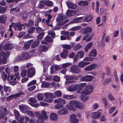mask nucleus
<instances>
[{"label": "nucleus", "instance_id": "nucleus-1", "mask_svg": "<svg viewBox=\"0 0 123 123\" xmlns=\"http://www.w3.org/2000/svg\"><path fill=\"white\" fill-rule=\"evenodd\" d=\"M9 31L17 30L18 29L19 30H21L22 29V26L19 22H18L15 24L12 23V24L9 25Z\"/></svg>", "mask_w": 123, "mask_h": 123}, {"label": "nucleus", "instance_id": "nucleus-2", "mask_svg": "<svg viewBox=\"0 0 123 123\" xmlns=\"http://www.w3.org/2000/svg\"><path fill=\"white\" fill-rule=\"evenodd\" d=\"M46 112L44 110L42 111L40 116L39 117V120H37V123H42L44 121L48 118V116L46 115Z\"/></svg>", "mask_w": 123, "mask_h": 123}, {"label": "nucleus", "instance_id": "nucleus-3", "mask_svg": "<svg viewBox=\"0 0 123 123\" xmlns=\"http://www.w3.org/2000/svg\"><path fill=\"white\" fill-rule=\"evenodd\" d=\"M44 95L45 98L43 101L47 102L50 103L53 101V98H55L54 94L49 92H46L45 93Z\"/></svg>", "mask_w": 123, "mask_h": 123}, {"label": "nucleus", "instance_id": "nucleus-4", "mask_svg": "<svg viewBox=\"0 0 123 123\" xmlns=\"http://www.w3.org/2000/svg\"><path fill=\"white\" fill-rule=\"evenodd\" d=\"M93 90V87L92 85H88L82 92V94L88 95L91 93Z\"/></svg>", "mask_w": 123, "mask_h": 123}, {"label": "nucleus", "instance_id": "nucleus-5", "mask_svg": "<svg viewBox=\"0 0 123 123\" xmlns=\"http://www.w3.org/2000/svg\"><path fill=\"white\" fill-rule=\"evenodd\" d=\"M77 101L76 100H71L69 102L68 109L69 110L75 111L76 109L74 107H76Z\"/></svg>", "mask_w": 123, "mask_h": 123}, {"label": "nucleus", "instance_id": "nucleus-6", "mask_svg": "<svg viewBox=\"0 0 123 123\" xmlns=\"http://www.w3.org/2000/svg\"><path fill=\"white\" fill-rule=\"evenodd\" d=\"M71 72L73 73L78 74L80 71V69L76 65H74L70 68Z\"/></svg>", "mask_w": 123, "mask_h": 123}, {"label": "nucleus", "instance_id": "nucleus-7", "mask_svg": "<svg viewBox=\"0 0 123 123\" xmlns=\"http://www.w3.org/2000/svg\"><path fill=\"white\" fill-rule=\"evenodd\" d=\"M35 74V68H30L27 70V76L29 77L33 76Z\"/></svg>", "mask_w": 123, "mask_h": 123}, {"label": "nucleus", "instance_id": "nucleus-8", "mask_svg": "<svg viewBox=\"0 0 123 123\" xmlns=\"http://www.w3.org/2000/svg\"><path fill=\"white\" fill-rule=\"evenodd\" d=\"M61 34L63 35L66 36L67 37L63 36H62L60 37L61 40H65L67 38L68 39H69L70 38V36L68 35L69 32L68 31H61Z\"/></svg>", "mask_w": 123, "mask_h": 123}, {"label": "nucleus", "instance_id": "nucleus-9", "mask_svg": "<svg viewBox=\"0 0 123 123\" xmlns=\"http://www.w3.org/2000/svg\"><path fill=\"white\" fill-rule=\"evenodd\" d=\"M66 4L68 8L72 9H75L77 6L76 4L69 1H66Z\"/></svg>", "mask_w": 123, "mask_h": 123}, {"label": "nucleus", "instance_id": "nucleus-10", "mask_svg": "<svg viewBox=\"0 0 123 123\" xmlns=\"http://www.w3.org/2000/svg\"><path fill=\"white\" fill-rule=\"evenodd\" d=\"M70 121L71 123H77L78 120L77 118L76 115L74 114H71L70 116Z\"/></svg>", "mask_w": 123, "mask_h": 123}, {"label": "nucleus", "instance_id": "nucleus-11", "mask_svg": "<svg viewBox=\"0 0 123 123\" xmlns=\"http://www.w3.org/2000/svg\"><path fill=\"white\" fill-rule=\"evenodd\" d=\"M93 78L91 75H88L82 77L81 80L82 81H90L92 80Z\"/></svg>", "mask_w": 123, "mask_h": 123}, {"label": "nucleus", "instance_id": "nucleus-12", "mask_svg": "<svg viewBox=\"0 0 123 123\" xmlns=\"http://www.w3.org/2000/svg\"><path fill=\"white\" fill-rule=\"evenodd\" d=\"M33 41V40H32L28 41L27 42L25 43L24 44L23 48V49L25 50L28 49Z\"/></svg>", "mask_w": 123, "mask_h": 123}, {"label": "nucleus", "instance_id": "nucleus-13", "mask_svg": "<svg viewBox=\"0 0 123 123\" xmlns=\"http://www.w3.org/2000/svg\"><path fill=\"white\" fill-rule=\"evenodd\" d=\"M14 47V45L11 43H7L3 47V49L5 50L12 49Z\"/></svg>", "mask_w": 123, "mask_h": 123}, {"label": "nucleus", "instance_id": "nucleus-14", "mask_svg": "<svg viewBox=\"0 0 123 123\" xmlns=\"http://www.w3.org/2000/svg\"><path fill=\"white\" fill-rule=\"evenodd\" d=\"M68 50L66 49H63L60 54L62 58L66 59L68 56Z\"/></svg>", "mask_w": 123, "mask_h": 123}, {"label": "nucleus", "instance_id": "nucleus-15", "mask_svg": "<svg viewBox=\"0 0 123 123\" xmlns=\"http://www.w3.org/2000/svg\"><path fill=\"white\" fill-rule=\"evenodd\" d=\"M79 86V85H72L69 87L68 89V90L70 92H73L75 91L77 89V87Z\"/></svg>", "mask_w": 123, "mask_h": 123}, {"label": "nucleus", "instance_id": "nucleus-16", "mask_svg": "<svg viewBox=\"0 0 123 123\" xmlns=\"http://www.w3.org/2000/svg\"><path fill=\"white\" fill-rule=\"evenodd\" d=\"M97 67V65L96 64H91L84 68L85 70L87 71L92 70L96 68Z\"/></svg>", "mask_w": 123, "mask_h": 123}, {"label": "nucleus", "instance_id": "nucleus-17", "mask_svg": "<svg viewBox=\"0 0 123 123\" xmlns=\"http://www.w3.org/2000/svg\"><path fill=\"white\" fill-rule=\"evenodd\" d=\"M10 52H7L5 53L4 52L2 51L0 53V64L3 62L1 58L2 56L5 55L7 56L9 55H10Z\"/></svg>", "mask_w": 123, "mask_h": 123}, {"label": "nucleus", "instance_id": "nucleus-18", "mask_svg": "<svg viewBox=\"0 0 123 123\" xmlns=\"http://www.w3.org/2000/svg\"><path fill=\"white\" fill-rule=\"evenodd\" d=\"M48 49V48L45 45H40L38 47V50L41 52H43L45 50L46 51Z\"/></svg>", "mask_w": 123, "mask_h": 123}, {"label": "nucleus", "instance_id": "nucleus-19", "mask_svg": "<svg viewBox=\"0 0 123 123\" xmlns=\"http://www.w3.org/2000/svg\"><path fill=\"white\" fill-rule=\"evenodd\" d=\"M40 43L38 39L35 40L33 42L31 46L32 48H34L37 47Z\"/></svg>", "mask_w": 123, "mask_h": 123}, {"label": "nucleus", "instance_id": "nucleus-20", "mask_svg": "<svg viewBox=\"0 0 123 123\" xmlns=\"http://www.w3.org/2000/svg\"><path fill=\"white\" fill-rule=\"evenodd\" d=\"M21 57L22 58V59H28L29 58V55L28 53L26 52H23L21 55Z\"/></svg>", "mask_w": 123, "mask_h": 123}, {"label": "nucleus", "instance_id": "nucleus-21", "mask_svg": "<svg viewBox=\"0 0 123 123\" xmlns=\"http://www.w3.org/2000/svg\"><path fill=\"white\" fill-rule=\"evenodd\" d=\"M90 64L89 62H83L81 61L78 63V66L80 68H83L86 65Z\"/></svg>", "mask_w": 123, "mask_h": 123}, {"label": "nucleus", "instance_id": "nucleus-22", "mask_svg": "<svg viewBox=\"0 0 123 123\" xmlns=\"http://www.w3.org/2000/svg\"><path fill=\"white\" fill-rule=\"evenodd\" d=\"M83 19V17H81L79 18H74L73 20L71 22V23H77L80 22L81 20Z\"/></svg>", "mask_w": 123, "mask_h": 123}, {"label": "nucleus", "instance_id": "nucleus-23", "mask_svg": "<svg viewBox=\"0 0 123 123\" xmlns=\"http://www.w3.org/2000/svg\"><path fill=\"white\" fill-rule=\"evenodd\" d=\"M7 17L5 15L0 16V23H4L6 22L7 19Z\"/></svg>", "mask_w": 123, "mask_h": 123}, {"label": "nucleus", "instance_id": "nucleus-24", "mask_svg": "<svg viewBox=\"0 0 123 123\" xmlns=\"http://www.w3.org/2000/svg\"><path fill=\"white\" fill-rule=\"evenodd\" d=\"M54 102L55 103H60L63 104H65L66 103L64 100L60 98L55 100Z\"/></svg>", "mask_w": 123, "mask_h": 123}, {"label": "nucleus", "instance_id": "nucleus-25", "mask_svg": "<svg viewBox=\"0 0 123 123\" xmlns=\"http://www.w3.org/2000/svg\"><path fill=\"white\" fill-rule=\"evenodd\" d=\"M101 113L95 112L92 113V117L93 118H98L101 116Z\"/></svg>", "mask_w": 123, "mask_h": 123}, {"label": "nucleus", "instance_id": "nucleus-26", "mask_svg": "<svg viewBox=\"0 0 123 123\" xmlns=\"http://www.w3.org/2000/svg\"><path fill=\"white\" fill-rule=\"evenodd\" d=\"M84 107V105L81 103L77 101L76 107L80 109H82Z\"/></svg>", "mask_w": 123, "mask_h": 123}, {"label": "nucleus", "instance_id": "nucleus-27", "mask_svg": "<svg viewBox=\"0 0 123 123\" xmlns=\"http://www.w3.org/2000/svg\"><path fill=\"white\" fill-rule=\"evenodd\" d=\"M76 12L75 11H71L68 10L66 12V14L67 16L69 17L73 16L74 15V13Z\"/></svg>", "mask_w": 123, "mask_h": 123}, {"label": "nucleus", "instance_id": "nucleus-28", "mask_svg": "<svg viewBox=\"0 0 123 123\" xmlns=\"http://www.w3.org/2000/svg\"><path fill=\"white\" fill-rule=\"evenodd\" d=\"M90 31H82V34H85V36L83 38V40H85L86 38L90 35Z\"/></svg>", "mask_w": 123, "mask_h": 123}, {"label": "nucleus", "instance_id": "nucleus-29", "mask_svg": "<svg viewBox=\"0 0 123 123\" xmlns=\"http://www.w3.org/2000/svg\"><path fill=\"white\" fill-rule=\"evenodd\" d=\"M67 109L66 108H64L63 110L59 111L58 112V113L59 115L64 114L67 113Z\"/></svg>", "mask_w": 123, "mask_h": 123}, {"label": "nucleus", "instance_id": "nucleus-30", "mask_svg": "<svg viewBox=\"0 0 123 123\" xmlns=\"http://www.w3.org/2000/svg\"><path fill=\"white\" fill-rule=\"evenodd\" d=\"M50 118L53 120H55L57 119V115L55 113H52L50 114Z\"/></svg>", "mask_w": 123, "mask_h": 123}, {"label": "nucleus", "instance_id": "nucleus-31", "mask_svg": "<svg viewBox=\"0 0 123 123\" xmlns=\"http://www.w3.org/2000/svg\"><path fill=\"white\" fill-rule=\"evenodd\" d=\"M78 4L79 5L82 6H86L89 4V3L87 1H82L79 2Z\"/></svg>", "mask_w": 123, "mask_h": 123}, {"label": "nucleus", "instance_id": "nucleus-32", "mask_svg": "<svg viewBox=\"0 0 123 123\" xmlns=\"http://www.w3.org/2000/svg\"><path fill=\"white\" fill-rule=\"evenodd\" d=\"M93 43L90 42L89 43L85 48V52H87L88 50L90 49L92 46Z\"/></svg>", "mask_w": 123, "mask_h": 123}, {"label": "nucleus", "instance_id": "nucleus-33", "mask_svg": "<svg viewBox=\"0 0 123 123\" xmlns=\"http://www.w3.org/2000/svg\"><path fill=\"white\" fill-rule=\"evenodd\" d=\"M50 85V84L49 83L43 81L42 83L41 87L43 88H47Z\"/></svg>", "mask_w": 123, "mask_h": 123}, {"label": "nucleus", "instance_id": "nucleus-34", "mask_svg": "<svg viewBox=\"0 0 123 123\" xmlns=\"http://www.w3.org/2000/svg\"><path fill=\"white\" fill-rule=\"evenodd\" d=\"M67 17L65 16H59L56 18V20L58 22H60L61 21H63V20L65 19H66Z\"/></svg>", "mask_w": 123, "mask_h": 123}, {"label": "nucleus", "instance_id": "nucleus-35", "mask_svg": "<svg viewBox=\"0 0 123 123\" xmlns=\"http://www.w3.org/2000/svg\"><path fill=\"white\" fill-rule=\"evenodd\" d=\"M46 18L47 19L45 20L46 24H48L50 22V21L52 18V16L50 14H47L45 15Z\"/></svg>", "mask_w": 123, "mask_h": 123}, {"label": "nucleus", "instance_id": "nucleus-36", "mask_svg": "<svg viewBox=\"0 0 123 123\" xmlns=\"http://www.w3.org/2000/svg\"><path fill=\"white\" fill-rule=\"evenodd\" d=\"M96 51L95 49H93L91 50L89 55L91 56L95 57L96 55Z\"/></svg>", "mask_w": 123, "mask_h": 123}, {"label": "nucleus", "instance_id": "nucleus-37", "mask_svg": "<svg viewBox=\"0 0 123 123\" xmlns=\"http://www.w3.org/2000/svg\"><path fill=\"white\" fill-rule=\"evenodd\" d=\"M37 98L38 100L41 101L43 99L44 97L42 93H39L37 94Z\"/></svg>", "mask_w": 123, "mask_h": 123}, {"label": "nucleus", "instance_id": "nucleus-38", "mask_svg": "<svg viewBox=\"0 0 123 123\" xmlns=\"http://www.w3.org/2000/svg\"><path fill=\"white\" fill-rule=\"evenodd\" d=\"M28 106L24 105H21L19 106V108L20 111H23L24 110L26 109L28 107Z\"/></svg>", "mask_w": 123, "mask_h": 123}, {"label": "nucleus", "instance_id": "nucleus-39", "mask_svg": "<svg viewBox=\"0 0 123 123\" xmlns=\"http://www.w3.org/2000/svg\"><path fill=\"white\" fill-rule=\"evenodd\" d=\"M92 18V16L91 15H89L85 18L84 20L86 22H88L91 21Z\"/></svg>", "mask_w": 123, "mask_h": 123}, {"label": "nucleus", "instance_id": "nucleus-40", "mask_svg": "<svg viewBox=\"0 0 123 123\" xmlns=\"http://www.w3.org/2000/svg\"><path fill=\"white\" fill-rule=\"evenodd\" d=\"M71 64V63L69 62L65 63L62 64V68L63 69H66V68L70 66Z\"/></svg>", "mask_w": 123, "mask_h": 123}, {"label": "nucleus", "instance_id": "nucleus-41", "mask_svg": "<svg viewBox=\"0 0 123 123\" xmlns=\"http://www.w3.org/2000/svg\"><path fill=\"white\" fill-rule=\"evenodd\" d=\"M45 4L49 6H53V2L49 0H48L45 2Z\"/></svg>", "mask_w": 123, "mask_h": 123}, {"label": "nucleus", "instance_id": "nucleus-42", "mask_svg": "<svg viewBox=\"0 0 123 123\" xmlns=\"http://www.w3.org/2000/svg\"><path fill=\"white\" fill-rule=\"evenodd\" d=\"M77 54L78 56L80 58H82L84 56V53L83 51H81L78 52Z\"/></svg>", "mask_w": 123, "mask_h": 123}, {"label": "nucleus", "instance_id": "nucleus-43", "mask_svg": "<svg viewBox=\"0 0 123 123\" xmlns=\"http://www.w3.org/2000/svg\"><path fill=\"white\" fill-rule=\"evenodd\" d=\"M13 98H16L15 94L11 95L8 97L7 98V100L9 101L12 100Z\"/></svg>", "mask_w": 123, "mask_h": 123}, {"label": "nucleus", "instance_id": "nucleus-44", "mask_svg": "<svg viewBox=\"0 0 123 123\" xmlns=\"http://www.w3.org/2000/svg\"><path fill=\"white\" fill-rule=\"evenodd\" d=\"M84 95H82L81 96L80 98L83 102H86L88 99L89 97L88 96H84Z\"/></svg>", "mask_w": 123, "mask_h": 123}, {"label": "nucleus", "instance_id": "nucleus-45", "mask_svg": "<svg viewBox=\"0 0 123 123\" xmlns=\"http://www.w3.org/2000/svg\"><path fill=\"white\" fill-rule=\"evenodd\" d=\"M55 95L57 97H60L62 95L61 92L59 91H55L54 93Z\"/></svg>", "mask_w": 123, "mask_h": 123}, {"label": "nucleus", "instance_id": "nucleus-46", "mask_svg": "<svg viewBox=\"0 0 123 123\" xmlns=\"http://www.w3.org/2000/svg\"><path fill=\"white\" fill-rule=\"evenodd\" d=\"M45 41L46 42H51L52 41V39L49 36H47L45 38Z\"/></svg>", "mask_w": 123, "mask_h": 123}, {"label": "nucleus", "instance_id": "nucleus-47", "mask_svg": "<svg viewBox=\"0 0 123 123\" xmlns=\"http://www.w3.org/2000/svg\"><path fill=\"white\" fill-rule=\"evenodd\" d=\"M62 47L67 49H69L71 48V46L70 45L64 44L62 45Z\"/></svg>", "mask_w": 123, "mask_h": 123}, {"label": "nucleus", "instance_id": "nucleus-48", "mask_svg": "<svg viewBox=\"0 0 123 123\" xmlns=\"http://www.w3.org/2000/svg\"><path fill=\"white\" fill-rule=\"evenodd\" d=\"M26 113L31 117H33L34 116V114L31 111H26Z\"/></svg>", "mask_w": 123, "mask_h": 123}, {"label": "nucleus", "instance_id": "nucleus-49", "mask_svg": "<svg viewBox=\"0 0 123 123\" xmlns=\"http://www.w3.org/2000/svg\"><path fill=\"white\" fill-rule=\"evenodd\" d=\"M26 70H23L21 73V75L22 77H24L26 76Z\"/></svg>", "mask_w": 123, "mask_h": 123}, {"label": "nucleus", "instance_id": "nucleus-50", "mask_svg": "<svg viewBox=\"0 0 123 123\" xmlns=\"http://www.w3.org/2000/svg\"><path fill=\"white\" fill-rule=\"evenodd\" d=\"M14 112L16 118H18L20 116V115L19 112L15 109L14 110Z\"/></svg>", "mask_w": 123, "mask_h": 123}, {"label": "nucleus", "instance_id": "nucleus-51", "mask_svg": "<svg viewBox=\"0 0 123 123\" xmlns=\"http://www.w3.org/2000/svg\"><path fill=\"white\" fill-rule=\"evenodd\" d=\"M36 80H33L32 81L29 83L27 85V86L29 87L32 85L35 84H36Z\"/></svg>", "mask_w": 123, "mask_h": 123}, {"label": "nucleus", "instance_id": "nucleus-52", "mask_svg": "<svg viewBox=\"0 0 123 123\" xmlns=\"http://www.w3.org/2000/svg\"><path fill=\"white\" fill-rule=\"evenodd\" d=\"M111 79L110 78H107L105 79V81L103 83V84L104 85L108 84L111 81Z\"/></svg>", "mask_w": 123, "mask_h": 123}, {"label": "nucleus", "instance_id": "nucleus-53", "mask_svg": "<svg viewBox=\"0 0 123 123\" xmlns=\"http://www.w3.org/2000/svg\"><path fill=\"white\" fill-rule=\"evenodd\" d=\"M81 28L80 26H76L73 27L71 29V31H74L78 30L80 29Z\"/></svg>", "mask_w": 123, "mask_h": 123}, {"label": "nucleus", "instance_id": "nucleus-54", "mask_svg": "<svg viewBox=\"0 0 123 123\" xmlns=\"http://www.w3.org/2000/svg\"><path fill=\"white\" fill-rule=\"evenodd\" d=\"M9 55H9L7 56H5V55L2 56V57L3 58V61L4 64H5L6 62L7 61V58L8 57Z\"/></svg>", "mask_w": 123, "mask_h": 123}, {"label": "nucleus", "instance_id": "nucleus-55", "mask_svg": "<svg viewBox=\"0 0 123 123\" xmlns=\"http://www.w3.org/2000/svg\"><path fill=\"white\" fill-rule=\"evenodd\" d=\"M6 10V8L5 7H2L0 6V13L4 12Z\"/></svg>", "mask_w": 123, "mask_h": 123}, {"label": "nucleus", "instance_id": "nucleus-56", "mask_svg": "<svg viewBox=\"0 0 123 123\" xmlns=\"http://www.w3.org/2000/svg\"><path fill=\"white\" fill-rule=\"evenodd\" d=\"M44 34L43 32H41L39 34L37 37V39L39 40H41L43 38V36L44 35Z\"/></svg>", "mask_w": 123, "mask_h": 123}, {"label": "nucleus", "instance_id": "nucleus-57", "mask_svg": "<svg viewBox=\"0 0 123 123\" xmlns=\"http://www.w3.org/2000/svg\"><path fill=\"white\" fill-rule=\"evenodd\" d=\"M3 80H5L7 78V75L4 72H3V74L1 76Z\"/></svg>", "mask_w": 123, "mask_h": 123}, {"label": "nucleus", "instance_id": "nucleus-58", "mask_svg": "<svg viewBox=\"0 0 123 123\" xmlns=\"http://www.w3.org/2000/svg\"><path fill=\"white\" fill-rule=\"evenodd\" d=\"M81 48V46L79 44H77L75 46L74 48V50L75 51H77Z\"/></svg>", "mask_w": 123, "mask_h": 123}, {"label": "nucleus", "instance_id": "nucleus-59", "mask_svg": "<svg viewBox=\"0 0 123 123\" xmlns=\"http://www.w3.org/2000/svg\"><path fill=\"white\" fill-rule=\"evenodd\" d=\"M108 98L111 101H112L114 100V97L112 96V95L111 94H109L108 96Z\"/></svg>", "mask_w": 123, "mask_h": 123}, {"label": "nucleus", "instance_id": "nucleus-60", "mask_svg": "<svg viewBox=\"0 0 123 123\" xmlns=\"http://www.w3.org/2000/svg\"><path fill=\"white\" fill-rule=\"evenodd\" d=\"M29 101L33 103H36L37 102V100L35 98L33 97L30 98Z\"/></svg>", "mask_w": 123, "mask_h": 123}, {"label": "nucleus", "instance_id": "nucleus-61", "mask_svg": "<svg viewBox=\"0 0 123 123\" xmlns=\"http://www.w3.org/2000/svg\"><path fill=\"white\" fill-rule=\"evenodd\" d=\"M94 59L93 58H91L89 57H86L84 58L83 61H92Z\"/></svg>", "mask_w": 123, "mask_h": 123}, {"label": "nucleus", "instance_id": "nucleus-62", "mask_svg": "<svg viewBox=\"0 0 123 123\" xmlns=\"http://www.w3.org/2000/svg\"><path fill=\"white\" fill-rule=\"evenodd\" d=\"M116 109V107H114L111 108L108 111V113L109 114H110L112 113V112L115 110Z\"/></svg>", "mask_w": 123, "mask_h": 123}, {"label": "nucleus", "instance_id": "nucleus-63", "mask_svg": "<svg viewBox=\"0 0 123 123\" xmlns=\"http://www.w3.org/2000/svg\"><path fill=\"white\" fill-rule=\"evenodd\" d=\"M48 33L49 35H51L53 37H55V34L53 31H48Z\"/></svg>", "mask_w": 123, "mask_h": 123}, {"label": "nucleus", "instance_id": "nucleus-64", "mask_svg": "<svg viewBox=\"0 0 123 123\" xmlns=\"http://www.w3.org/2000/svg\"><path fill=\"white\" fill-rule=\"evenodd\" d=\"M36 88L35 86L34 85L28 88V90L29 91H32Z\"/></svg>", "mask_w": 123, "mask_h": 123}]
</instances>
